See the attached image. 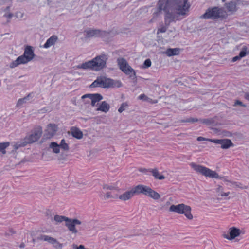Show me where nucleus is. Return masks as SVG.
<instances>
[{
	"mask_svg": "<svg viewBox=\"0 0 249 249\" xmlns=\"http://www.w3.org/2000/svg\"><path fill=\"white\" fill-rule=\"evenodd\" d=\"M157 5L158 10L154 12L153 18L149 22L151 23L155 21L163 10L165 23L167 26L171 22L183 19L188 15L190 7L187 0H159Z\"/></svg>",
	"mask_w": 249,
	"mask_h": 249,
	"instance_id": "nucleus-1",
	"label": "nucleus"
},
{
	"mask_svg": "<svg viewBox=\"0 0 249 249\" xmlns=\"http://www.w3.org/2000/svg\"><path fill=\"white\" fill-rule=\"evenodd\" d=\"M108 56L107 54H102L96 56L91 60L88 61L74 67L75 69H90L92 71H99L106 67Z\"/></svg>",
	"mask_w": 249,
	"mask_h": 249,
	"instance_id": "nucleus-2",
	"label": "nucleus"
},
{
	"mask_svg": "<svg viewBox=\"0 0 249 249\" xmlns=\"http://www.w3.org/2000/svg\"><path fill=\"white\" fill-rule=\"evenodd\" d=\"M35 56L33 47L31 46L27 45L24 48L23 54L12 62L10 64L9 67L11 68H14L19 65L27 64L31 61Z\"/></svg>",
	"mask_w": 249,
	"mask_h": 249,
	"instance_id": "nucleus-3",
	"label": "nucleus"
},
{
	"mask_svg": "<svg viewBox=\"0 0 249 249\" xmlns=\"http://www.w3.org/2000/svg\"><path fill=\"white\" fill-rule=\"evenodd\" d=\"M190 166L197 174L211 178L224 179V181L230 182L223 177H220L215 171L195 162H191ZM231 181H230L231 182Z\"/></svg>",
	"mask_w": 249,
	"mask_h": 249,
	"instance_id": "nucleus-4",
	"label": "nucleus"
},
{
	"mask_svg": "<svg viewBox=\"0 0 249 249\" xmlns=\"http://www.w3.org/2000/svg\"><path fill=\"white\" fill-rule=\"evenodd\" d=\"M122 83L120 80H114L105 76H100L90 85L91 88L101 87L103 88H120Z\"/></svg>",
	"mask_w": 249,
	"mask_h": 249,
	"instance_id": "nucleus-5",
	"label": "nucleus"
},
{
	"mask_svg": "<svg viewBox=\"0 0 249 249\" xmlns=\"http://www.w3.org/2000/svg\"><path fill=\"white\" fill-rule=\"evenodd\" d=\"M227 17V12L223 9L214 7L209 8L200 18L204 19H224Z\"/></svg>",
	"mask_w": 249,
	"mask_h": 249,
	"instance_id": "nucleus-6",
	"label": "nucleus"
},
{
	"mask_svg": "<svg viewBox=\"0 0 249 249\" xmlns=\"http://www.w3.org/2000/svg\"><path fill=\"white\" fill-rule=\"evenodd\" d=\"M169 211L178 214H183L189 220H192L193 218V216L191 213V207L184 203L177 205L173 204L169 207Z\"/></svg>",
	"mask_w": 249,
	"mask_h": 249,
	"instance_id": "nucleus-7",
	"label": "nucleus"
},
{
	"mask_svg": "<svg viewBox=\"0 0 249 249\" xmlns=\"http://www.w3.org/2000/svg\"><path fill=\"white\" fill-rule=\"evenodd\" d=\"M120 69L125 74L129 76L132 79L136 81V74L134 70L128 64L125 59L119 58L117 60Z\"/></svg>",
	"mask_w": 249,
	"mask_h": 249,
	"instance_id": "nucleus-8",
	"label": "nucleus"
},
{
	"mask_svg": "<svg viewBox=\"0 0 249 249\" xmlns=\"http://www.w3.org/2000/svg\"><path fill=\"white\" fill-rule=\"evenodd\" d=\"M42 134V128L40 126H36L33 130L31 134L24 138V143H32L38 141Z\"/></svg>",
	"mask_w": 249,
	"mask_h": 249,
	"instance_id": "nucleus-9",
	"label": "nucleus"
},
{
	"mask_svg": "<svg viewBox=\"0 0 249 249\" xmlns=\"http://www.w3.org/2000/svg\"><path fill=\"white\" fill-rule=\"evenodd\" d=\"M81 98L85 103H89L90 100L91 106H95L96 103L102 100L103 97L100 94L95 93L85 94L82 96Z\"/></svg>",
	"mask_w": 249,
	"mask_h": 249,
	"instance_id": "nucleus-10",
	"label": "nucleus"
},
{
	"mask_svg": "<svg viewBox=\"0 0 249 249\" xmlns=\"http://www.w3.org/2000/svg\"><path fill=\"white\" fill-rule=\"evenodd\" d=\"M245 231L241 230L235 227H231L229 229V234H224L223 236L224 238L229 240H232L241 234H244Z\"/></svg>",
	"mask_w": 249,
	"mask_h": 249,
	"instance_id": "nucleus-11",
	"label": "nucleus"
},
{
	"mask_svg": "<svg viewBox=\"0 0 249 249\" xmlns=\"http://www.w3.org/2000/svg\"><path fill=\"white\" fill-rule=\"evenodd\" d=\"M82 222L77 219H71L66 223V226L68 230L72 233L77 234L78 231L75 227L76 225H81Z\"/></svg>",
	"mask_w": 249,
	"mask_h": 249,
	"instance_id": "nucleus-12",
	"label": "nucleus"
},
{
	"mask_svg": "<svg viewBox=\"0 0 249 249\" xmlns=\"http://www.w3.org/2000/svg\"><path fill=\"white\" fill-rule=\"evenodd\" d=\"M211 142L221 145V148L222 149H228L233 145L231 141L228 139H213V141H211Z\"/></svg>",
	"mask_w": 249,
	"mask_h": 249,
	"instance_id": "nucleus-13",
	"label": "nucleus"
},
{
	"mask_svg": "<svg viewBox=\"0 0 249 249\" xmlns=\"http://www.w3.org/2000/svg\"><path fill=\"white\" fill-rule=\"evenodd\" d=\"M84 33L86 38L100 37L104 34V32L100 30L92 29L86 30Z\"/></svg>",
	"mask_w": 249,
	"mask_h": 249,
	"instance_id": "nucleus-14",
	"label": "nucleus"
},
{
	"mask_svg": "<svg viewBox=\"0 0 249 249\" xmlns=\"http://www.w3.org/2000/svg\"><path fill=\"white\" fill-rule=\"evenodd\" d=\"M57 131V126L55 124H48L45 130L47 137L49 138L53 137Z\"/></svg>",
	"mask_w": 249,
	"mask_h": 249,
	"instance_id": "nucleus-15",
	"label": "nucleus"
},
{
	"mask_svg": "<svg viewBox=\"0 0 249 249\" xmlns=\"http://www.w3.org/2000/svg\"><path fill=\"white\" fill-rule=\"evenodd\" d=\"M150 187L140 184L133 187L135 195L143 194L147 195Z\"/></svg>",
	"mask_w": 249,
	"mask_h": 249,
	"instance_id": "nucleus-16",
	"label": "nucleus"
},
{
	"mask_svg": "<svg viewBox=\"0 0 249 249\" xmlns=\"http://www.w3.org/2000/svg\"><path fill=\"white\" fill-rule=\"evenodd\" d=\"M215 193L218 197L217 199L219 200L227 197L230 194L229 191L225 192L224 188L220 185H217L216 186Z\"/></svg>",
	"mask_w": 249,
	"mask_h": 249,
	"instance_id": "nucleus-17",
	"label": "nucleus"
},
{
	"mask_svg": "<svg viewBox=\"0 0 249 249\" xmlns=\"http://www.w3.org/2000/svg\"><path fill=\"white\" fill-rule=\"evenodd\" d=\"M134 195L135 193L132 188L131 190L127 191L123 194L119 195L118 198L122 201H125L131 199Z\"/></svg>",
	"mask_w": 249,
	"mask_h": 249,
	"instance_id": "nucleus-18",
	"label": "nucleus"
},
{
	"mask_svg": "<svg viewBox=\"0 0 249 249\" xmlns=\"http://www.w3.org/2000/svg\"><path fill=\"white\" fill-rule=\"evenodd\" d=\"M58 37L56 36L53 35L47 39L43 47L45 48H48L53 45L57 41Z\"/></svg>",
	"mask_w": 249,
	"mask_h": 249,
	"instance_id": "nucleus-19",
	"label": "nucleus"
},
{
	"mask_svg": "<svg viewBox=\"0 0 249 249\" xmlns=\"http://www.w3.org/2000/svg\"><path fill=\"white\" fill-rule=\"evenodd\" d=\"M110 109L109 105L106 101L102 102L97 108V111H101L104 113L107 112Z\"/></svg>",
	"mask_w": 249,
	"mask_h": 249,
	"instance_id": "nucleus-20",
	"label": "nucleus"
},
{
	"mask_svg": "<svg viewBox=\"0 0 249 249\" xmlns=\"http://www.w3.org/2000/svg\"><path fill=\"white\" fill-rule=\"evenodd\" d=\"M146 196L152 198L154 200H157L160 198V195L150 187L149 189Z\"/></svg>",
	"mask_w": 249,
	"mask_h": 249,
	"instance_id": "nucleus-21",
	"label": "nucleus"
},
{
	"mask_svg": "<svg viewBox=\"0 0 249 249\" xmlns=\"http://www.w3.org/2000/svg\"><path fill=\"white\" fill-rule=\"evenodd\" d=\"M180 50L179 48H169L164 53L168 56L178 55L179 54Z\"/></svg>",
	"mask_w": 249,
	"mask_h": 249,
	"instance_id": "nucleus-22",
	"label": "nucleus"
},
{
	"mask_svg": "<svg viewBox=\"0 0 249 249\" xmlns=\"http://www.w3.org/2000/svg\"><path fill=\"white\" fill-rule=\"evenodd\" d=\"M149 172H150L153 176L159 180H163L165 178V177L163 175H160L158 169L156 168L154 169H150Z\"/></svg>",
	"mask_w": 249,
	"mask_h": 249,
	"instance_id": "nucleus-23",
	"label": "nucleus"
},
{
	"mask_svg": "<svg viewBox=\"0 0 249 249\" xmlns=\"http://www.w3.org/2000/svg\"><path fill=\"white\" fill-rule=\"evenodd\" d=\"M225 7L228 11L232 13L236 11L237 10L236 3L233 1H230L225 3Z\"/></svg>",
	"mask_w": 249,
	"mask_h": 249,
	"instance_id": "nucleus-24",
	"label": "nucleus"
},
{
	"mask_svg": "<svg viewBox=\"0 0 249 249\" xmlns=\"http://www.w3.org/2000/svg\"><path fill=\"white\" fill-rule=\"evenodd\" d=\"M71 135L73 137L80 139L83 137V133L79 129L77 128H72L71 129Z\"/></svg>",
	"mask_w": 249,
	"mask_h": 249,
	"instance_id": "nucleus-25",
	"label": "nucleus"
},
{
	"mask_svg": "<svg viewBox=\"0 0 249 249\" xmlns=\"http://www.w3.org/2000/svg\"><path fill=\"white\" fill-rule=\"evenodd\" d=\"M49 148L52 150V151L55 154H58L60 152V147L56 142H52L50 143Z\"/></svg>",
	"mask_w": 249,
	"mask_h": 249,
	"instance_id": "nucleus-26",
	"label": "nucleus"
},
{
	"mask_svg": "<svg viewBox=\"0 0 249 249\" xmlns=\"http://www.w3.org/2000/svg\"><path fill=\"white\" fill-rule=\"evenodd\" d=\"M54 220L56 224H58L61 223L63 221H65L66 222L67 221L70 220V218L65 216L55 215L54 216Z\"/></svg>",
	"mask_w": 249,
	"mask_h": 249,
	"instance_id": "nucleus-27",
	"label": "nucleus"
},
{
	"mask_svg": "<svg viewBox=\"0 0 249 249\" xmlns=\"http://www.w3.org/2000/svg\"><path fill=\"white\" fill-rule=\"evenodd\" d=\"M10 145L9 142H4L0 143V156H2L6 154V149Z\"/></svg>",
	"mask_w": 249,
	"mask_h": 249,
	"instance_id": "nucleus-28",
	"label": "nucleus"
},
{
	"mask_svg": "<svg viewBox=\"0 0 249 249\" xmlns=\"http://www.w3.org/2000/svg\"><path fill=\"white\" fill-rule=\"evenodd\" d=\"M38 239L40 240L46 241L48 243L51 244L53 243V241L54 238L52 237L46 235H42L38 238Z\"/></svg>",
	"mask_w": 249,
	"mask_h": 249,
	"instance_id": "nucleus-29",
	"label": "nucleus"
},
{
	"mask_svg": "<svg viewBox=\"0 0 249 249\" xmlns=\"http://www.w3.org/2000/svg\"><path fill=\"white\" fill-rule=\"evenodd\" d=\"M60 148H61L63 150L65 151H68L69 150V147L68 144L66 142V141L64 139H62L60 143L59 144Z\"/></svg>",
	"mask_w": 249,
	"mask_h": 249,
	"instance_id": "nucleus-30",
	"label": "nucleus"
},
{
	"mask_svg": "<svg viewBox=\"0 0 249 249\" xmlns=\"http://www.w3.org/2000/svg\"><path fill=\"white\" fill-rule=\"evenodd\" d=\"M51 244L53 245L55 249H62L63 248V244L58 242L55 238L53 239Z\"/></svg>",
	"mask_w": 249,
	"mask_h": 249,
	"instance_id": "nucleus-31",
	"label": "nucleus"
},
{
	"mask_svg": "<svg viewBox=\"0 0 249 249\" xmlns=\"http://www.w3.org/2000/svg\"><path fill=\"white\" fill-rule=\"evenodd\" d=\"M249 53V49H248V48L246 46H243L241 51L240 52L239 55H240V57L243 58L246 56Z\"/></svg>",
	"mask_w": 249,
	"mask_h": 249,
	"instance_id": "nucleus-32",
	"label": "nucleus"
},
{
	"mask_svg": "<svg viewBox=\"0 0 249 249\" xmlns=\"http://www.w3.org/2000/svg\"><path fill=\"white\" fill-rule=\"evenodd\" d=\"M200 122L206 125H210L214 123V120L213 118L203 119L200 120Z\"/></svg>",
	"mask_w": 249,
	"mask_h": 249,
	"instance_id": "nucleus-33",
	"label": "nucleus"
},
{
	"mask_svg": "<svg viewBox=\"0 0 249 249\" xmlns=\"http://www.w3.org/2000/svg\"><path fill=\"white\" fill-rule=\"evenodd\" d=\"M30 94H29L27 96L19 99L17 103V107H19L22 106L23 104L25 103L26 102V101L28 100L29 97L30 96Z\"/></svg>",
	"mask_w": 249,
	"mask_h": 249,
	"instance_id": "nucleus-34",
	"label": "nucleus"
},
{
	"mask_svg": "<svg viewBox=\"0 0 249 249\" xmlns=\"http://www.w3.org/2000/svg\"><path fill=\"white\" fill-rule=\"evenodd\" d=\"M198 121V119L195 118L190 117L185 120H181L180 122L181 123H195Z\"/></svg>",
	"mask_w": 249,
	"mask_h": 249,
	"instance_id": "nucleus-35",
	"label": "nucleus"
},
{
	"mask_svg": "<svg viewBox=\"0 0 249 249\" xmlns=\"http://www.w3.org/2000/svg\"><path fill=\"white\" fill-rule=\"evenodd\" d=\"M231 183L235 186L237 188H239L240 189H247V186L243 185L241 183L237 182H231Z\"/></svg>",
	"mask_w": 249,
	"mask_h": 249,
	"instance_id": "nucleus-36",
	"label": "nucleus"
},
{
	"mask_svg": "<svg viewBox=\"0 0 249 249\" xmlns=\"http://www.w3.org/2000/svg\"><path fill=\"white\" fill-rule=\"evenodd\" d=\"M128 105L126 102L122 103L120 107L118 109V111L120 113H122V112L125 110V109L128 107Z\"/></svg>",
	"mask_w": 249,
	"mask_h": 249,
	"instance_id": "nucleus-37",
	"label": "nucleus"
},
{
	"mask_svg": "<svg viewBox=\"0 0 249 249\" xmlns=\"http://www.w3.org/2000/svg\"><path fill=\"white\" fill-rule=\"evenodd\" d=\"M10 7L8 6L6 8L5 10V13L4 15V16L10 19L13 17V14L9 12Z\"/></svg>",
	"mask_w": 249,
	"mask_h": 249,
	"instance_id": "nucleus-38",
	"label": "nucleus"
},
{
	"mask_svg": "<svg viewBox=\"0 0 249 249\" xmlns=\"http://www.w3.org/2000/svg\"><path fill=\"white\" fill-rule=\"evenodd\" d=\"M151 60L149 59H147L145 60L142 68H147L151 66Z\"/></svg>",
	"mask_w": 249,
	"mask_h": 249,
	"instance_id": "nucleus-39",
	"label": "nucleus"
},
{
	"mask_svg": "<svg viewBox=\"0 0 249 249\" xmlns=\"http://www.w3.org/2000/svg\"><path fill=\"white\" fill-rule=\"evenodd\" d=\"M103 194H104V198L105 199H107L109 198H113L111 194V193L109 192H102Z\"/></svg>",
	"mask_w": 249,
	"mask_h": 249,
	"instance_id": "nucleus-40",
	"label": "nucleus"
},
{
	"mask_svg": "<svg viewBox=\"0 0 249 249\" xmlns=\"http://www.w3.org/2000/svg\"><path fill=\"white\" fill-rule=\"evenodd\" d=\"M114 189V187L112 186H110V185H108L107 184H104L103 186V190L104 192H107V190H113Z\"/></svg>",
	"mask_w": 249,
	"mask_h": 249,
	"instance_id": "nucleus-41",
	"label": "nucleus"
},
{
	"mask_svg": "<svg viewBox=\"0 0 249 249\" xmlns=\"http://www.w3.org/2000/svg\"><path fill=\"white\" fill-rule=\"evenodd\" d=\"M167 30V27L164 26L159 28L157 31V34L165 33Z\"/></svg>",
	"mask_w": 249,
	"mask_h": 249,
	"instance_id": "nucleus-42",
	"label": "nucleus"
},
{
	"mask_svg": "<svg viewBox=\"0 0 249 249\" xmlns=\"http://www.w3.org/2000/svg\"><path fill=\"white\" fill-rule=\"evenodd\" d=\"M234 106H240L243 107H246V105L244 104L241 101L239 100H236L234 102Z\"/></svg>",
	"mask_w": 249,
	"mask_h": 249,
	"instance_id": "nucleus-43",
	"label": "nucleus"
},
{
	"mask_svg": "<svg viewBox=\"0 0 249 249\" xmlns=\"http://www.w3.org/2000/svg\"><path fill=\"white\" fill-rule=\"evenodd\" d=\"M197 140L198 141H209V142H211V141H213V139H208V138H204L203 137H197Z\"/></svg>",
	"mask_w": 249,
	"mask_h": 249,
	"instance_id": "nucleus-44",
	"label": "nucleus"
},
{
	"mask_svg": "<svg viewBox=\"0 0 249 249\" xmlns=\"http://www.w3.org/2000/svg\"><path fill=\"white\" fill-rule=\"evenodd\" d=\"M26 144H26V143H24V142L23 144H20V143H16L14 145V149L17 150L18 148H19V147H20L21 146H24V145H25Z\"/></svg>",
	"mask_w": 249,
	"mask_h": 249,
	"instance_id": "nucleus-45",
	"label": "nucleus"
},
{
	"mask_svg": "<svg viewBox=\"0 0 249 249\" xmlns=\"http://www.w3.org/2000/svg\"><path fill=\"white\" fill-rule=\"evenodd\" d=\"M139 99L140 100H147L148 99V98L147 97V96L144 94H141V95H140L138 97Z\"/></svg>",
	"mask_w": 249,
	"mask_h": 249,
	"instance_id": "nucleus-46",
	"label": "nucleus"
},
{
	"mask_svg": "<svg viewBox=\"0 0 249 249\" xmlns=\"http://www.w3.org/2000/svg\"><path fill=\"white\" fill-rule=\"evenodd\" d=\"M23 13L21 12H18L16 13V16L18 18H22L23 17Z\"/></svg>",
	"mask_w": 249,
	"mask_h": 249,
	"instance_id": "nucleus-47",
	"label": "nucleus"
},
{
	"mask_svg": "<svg viewBox=\"0 0 249 249\" xmlns=\"http://www.w3.org/2000/svg\"><path fill=\"white\" fill-rule=\"evenodd\" d=\"M149 170H150V169H146V168H141L139 169V171L142 173H146L147 172H149Z\"/></svg>",
	"mask_w": 249,
	"mask_h": 249,
	"instance_id": "nucleus-48",
	"label": "nucleus"
},
{
	"mask_svg": "<svg viewBox=\"0 0 249 249\" xmlns=\"http://www.w3.org/2000/svg\"><path fill=\"white\" fill-rule=\"evenodd\" d=\"M242 57H240V55H238L237 56H236L235 57H234L233 58H232V62H234L238 60H240V59H241Z\"/></svg>",
	"mask_w": 249,
	"mask_h": 249,
	"instance_id": "nucleus-49",
	"label": "nucleus"
},
{
	"mask_svg": "<svg viewBox=\"0 0 249 249\" xmlns=\"http://www.w3.org/2000/svg\"><path fill=\"white\" fill-rule=\"evenodd\" d=\"M244 97L247 100L249 101V93H245Z\"/></svg>",
	"mask_w": 249,
	"mask_h": 249,
	"instance_id": "nucleus-50",
	"label": "nucleus"
},
{
	"mask_svg": "<svg viewBox=\"0 0 249 249\" xmlns=\"http://www.w3.org/2000/svg\"><path fill=\"white\" fill-rule=\"evenodd\" d=\"M24 247H25V245H24V243H22V244H20V248H24Z\"/></svg>",
	"mask_w": 249,
	"mask_h": 249,
	"instance_id": "nucleus-51",
	"label": "nucleus"
},
{
	"mask_svg": "<svg viewBox=\"0 0 249 249\" xmlns=\"http://www.w3.org/2000/svg\"><path fill=\"white\" fill-rule=\"evenodd\" d=\"M222 1L223 2H225V1H226V0H222Z\"/></svg>",
	"mask_w": 249,
	"mask_h": 249,
	"instance_id": "nucleus-52",
	"label": "nucleus"
},
{
	"mask_svg": "<svg viewBox=\"0 0 249 249\" xmlns=\"http://www.w3.org/2000/svg\"><path fill=\"white\" fill-rule=\"evenodd\" d=\"M237 2H239L240 0H236Z\"/></svg>",
	"mask_w": 249,
	"mask_h": 249,
	"instance_id": "nucleus-53",
	"label": "nucleus"
}]
</instances>
